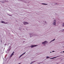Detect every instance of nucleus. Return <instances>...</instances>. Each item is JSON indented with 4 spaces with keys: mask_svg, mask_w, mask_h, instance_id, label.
I'll use <instances>...</instances> for the list:
<instances>
[{
    "mask_svg": "<svg viewBox=\"0 0 64 64\" xmlns=\"http://www.w3.org/2000/svg\"><path fill=\"white\" fill-rule=\"evenodd\" d=\"M37 45H32L30 47H31L32 48H33V47H35V46H36Z\"/></svg>",
    "mask_w": 64,
    "mask_h": 64,
    "instance_id": "nucleus-5",
    "label": "nucleus"
},
{
    "mask_svg": "<svg viewBox=\"0 0 64 64\" xmlns=\"http://www.w3.org/2000/svg\"><path fill=\"white\" fill-rule=\"evenodd\" d=\"M62 26L64 27V23H63Z\"/></svg>",
    "mask_w": 64,
    "mask_h": 64,
    "instance_id": "nucleus-10",
    "label": "nucleus"
},
{
    "mask_svg": "<svg viewBox=\"0 0 64 64\" xmlns=\"http://www.w3.org/2000/svg\"><path fill=\"white\" fill-rule=\"evenodd\" d=\"M46 58H50V57H48V56H47V57H46Z\"/></svg>",
    "mask_w": 64,
    "mask_h": 64,
    "instance_id": "nucleus-12",
    "label": "nucleus"
},
{
    "mask_svg": "<svg viewBox=\"0 0 64 64\" xmlns=\"http://www.w3.org/2000/svg\"><path fill=\"white\" fill-rule=\"evenodd\" d=\"M25 53H26V52H25L24 53V54H22V55H23V54H25Z\"/></svg>",
    "mask_w": 64,
    "mask_h": 64,
    "instance_id": "nucleus-13",
    "label": "nucleus"
},
{
    "mask_svg": "<svg viewBox=\"0 0 64 64\" xmlns=\"http://www.w3.org/2000/svg\"><path fill=\"white\" fill-rule=\"evenodd\" d=\"M55 40V39H54V40H52V41H54V40Z\"/></svg>",
    "mask_w": 64,
    "mask_h": 64,
    "instance_id": "nucleus-11",
    "label": "nucleus"
},
{
    "mask_svg": "<svg viewBox=\"0 0 64 64\" xmlns=\"http://www.w3.org/2000/svg\"><path fill=\"white\" fill-rule=\"evenodd\" d=\"M60 56H57L56 57H55L53 58H57V57H60Z\"/></svg>",
    "mask_w": 64,
    "mask_h": 64,
    "instance_id": "nucleus-7",
    "label": "nucleus"
},
{
    "mask_svg": "<svg viewBox=\"0 0 64 64\" xmlns=\"http://www.w3.org/2000/svg\"><path fill=\"white\" fill-rule=\"evenodd\" d=\"M14 52H13V53L12 54H11V55L10 56V57H11V58L12 57V56L14 55Z\"/></svg>",
    "mask_w": 64,
    "mask_h": 64,
    "instance_id": "nucleus-3",
    "label": "nucleus"
},
{
    "mask_svg": "<svg viewBox=\"0 0 64 64\" xmlns=\"http://www.w3.org/2000/svg\"><path fill=\"white\" fill-rule=\"evenodd\" d=\"M2 23H4V24H7V23H5L3 21L2 22Z\"/></svg>",
    "mask_w": 64,
    "mask_h": 64,
    "instance_id": "nucleus-6",
    "label": "nucleus"
},
{
    "mask_svg": "<svg viewBox=\"0 0 64 64\" xmlns=\"http://www.w3.org/2000/svg\"><path fill=\"white\" fill-rule=\"evenodd\" d=\"M42 4L43 5H47V4L44 3Z\"/></svg>",
    "mask_w": 64,
    "mask_h": 64,
    "instance_id": "nucleus-9",
    "label": "nucleus"
},
{
    "mask_svg": "<svg viewBox=\"0 0 64 64\" xmlns=\"http://www.w3.org/2000/svg\"><path fill=\"white\" fill-rule=\"evenodd\" d=\"M50 59H53V58H50Z\"/></svg>",
    "mask_w": 64,
    "mask_h": 64,
    "instance_id": "nucleus-15",
    "label": "nucleus"
},
{
    "mask_svg": "<svg viewBox=\"0 0 64 64\" xmlns=\"http://www.w3.org/2000/svg\"><path fill=\"white\" fill-rule=\"evenodd\" d=\"M56 20H54V22L52 24L54 25H56Z\"/></svg>",
    "mask_w": 64,
    "mask_h": 64,
    "instance_id": "nucleus-2",
    "label": "nucleus"
},
{
    "mask_svg": "<svg viewBox=\"0 0 64 64\" xmlns=\"http://www.w3.org/2000/svg\"><path fill=\"white\" fill-rule=\"evenodd\" d=\"M57 3H56V5H57Z\"/></svg>",
    "mask_w": 64,
    "mask_h": 64,
    "instance_id": "nucleus-17",
    "label": "nucleus"
},
{
    "mask_svg": "<svg viewBox=\"0 0 64 64\" xmlns=\"http://www.w3.org/2000/svg\"><path fill=\"white\" fill-rule=\"evenodd\" d=\"M52 52H55V51H52Z\"/></svg>",
    "mask_w": 64,
    "mask_h": 64,
    "instance_id": "nucleus-19",
    "label": "nucleus"
},
{
    "mask_svg": "<svg viewBox=\"0 0 64 64\" xmlns=\"http://www.w3.org/2000/svg\"><path fill=\"white\" fill-rule=\"evenodd\" d=\"M32 63H33V62H32V63H31L30 64H32Z\"/></svg>",
    "mask_w": 64,
    "mask_h": 64,
    "instance_id": "nucleus-16",
    "label": "nucleus"
},
{
    "mask_svg": "<svg viewBox=\"0 0 64 64\" xmlns=\"http://www.w3.org/2000/svg\"><path fill=\"white\" fill-rule=\"evenodd\" d=\"M25 53H26V52H25L24 53V54H22V55H23V54H25Z\"/></svg>",
    "mask_w": 64,
    "mask_h": 64,
    "instance_id": "nucleus-14",
    "label": "nucleus"
},
{
    "mask_svg": "<svg viewBox=\"0 0 64 64\" xmlns=\"http://www.w3.org/2000/svg\"><path fill=\"white\" fill-rule=\"evenodd\" d=\"M48 43V42L47 41H45L44 42H42V44H44V45L45 46V44L46 43Z\"/></svg>",
    "mask_w": 64,
    "mask_h": 64,
    "instance_id": "nucleus-1",
    "label": "nucleus"
},
{
    "mask_svg": "<svg viewBox=\"0 0 64 64\" xmlns=\"http://www.w3.org/2000/svg\"><path fill=\"white\" fill-rule=\"evenodd\" d=\"M63 53H64V51H63Z\"/></svg>",
    "mask_w": 64,
    "mask_h": 64,
    "instance_id": "nucleus-18",
    "label": "nucleus"
},
{
    "mask_svg": "<svg viewBox=\"0 0 64 64\" xmlns=\"http://www.w3.org/2000/svg\"><path fill=\"white\" fill-rule=\"evenodd\" d=\"M23 23L24 25H26V24H29L28 23L26 22H24Z\"/></svg>",
    "mask_w": 64,
    "mask_h": 64,
    "instance_id": "nucleus-4",
    "label": "nucleus"
},
{
    "mask_svg": "<svg viewBox=\"0 0 64 64\" xmlns=\"http://www.w3.org/2000/svg\"><path fill=\"white\" fill-rule=\"evenodd\" d=\"M20 64V63H19V64Z\"/></svg>",
    "mask_w": 64,
    "mask_h": 64,
    "instance_id": "nucleus-20",
    "label": "nucleus"
},
{
    "mask_svg": "<svg viewBox=\"0 0 64 64\" xmlns=\"http://www.w3.org/2000/svg\"><path fill=\"white\" fill-rule=\"evenodd\" d=\"M22 55H23V54H22V55H20V56L19 57V58H20L22 56Z\"/></svg>",
    "mask_w": 64,
    "mask_h": 64,
    "instance_id": "nucleus-8",
    "label": "nucleus"
}]
</instances>
